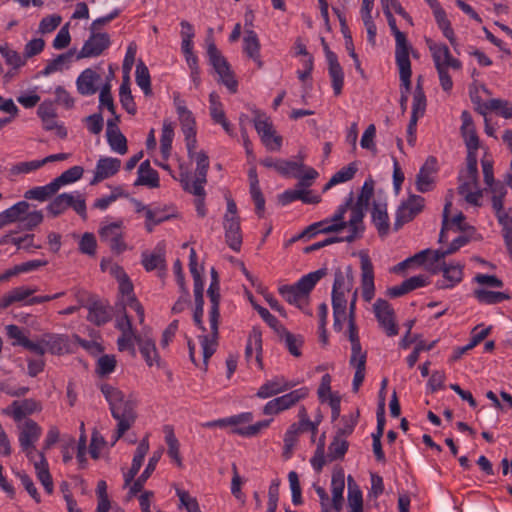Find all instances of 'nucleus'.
<instances>
[{
	"label": "nucleus",
	"mask_w": 512,
	"mask_h": 512,
	"mask_svg": "<svg viewBox=\"0 0 512 512\" xmlns=\"http://www.w3.org/2000/svg\"><path fill=\"white\" fill-rule=\"evenodd\" d=\"M99 388L109 404L112 417L117 421L116 442L134 425L137 419V402L108 383L100 384Z\"/></svg>",
	"instance_id": "1"
},
{
	"label": "nucleus",
	"mask_w": 512,
	"mask_h": 512,
	"mask_svg": "<svg viewBox=\"0 0 512 512\" xmlns=\"http://www.w3.org/2000/svg\"><path fill=\"white\" fill-rule=\"evenodd\" d=\"M211 306L209 309V323L211 335L199 336L203 351L204 369H207L208 360L215 353L217 340L219 337V319H220V284L218 273L215 268L211 269V283L207 291Z\"/></svg>",
	"instance_id": "2"
},
{
	"label": "nucleus",
	"mask_w": 512,
	"mask_h": 512,
	"mask_svg": "<svg viewBox=\"0 0 512 512\" xmlns=\"http://www.w3.org/2000/svg\"><path fill=\"white\" fill-rule=\"evenodd\" d=\"M68 208H72L82 219L87 218L86 202L83 195L76 193H62L56 196L47 206V211L52 217H57Z\"/></svg>",
	"instance_id": "3"
},
{
	"label": "nucleus",
	"mask_w": 512,
	"mask_h": 512,
	"mask_svg": "<svg viewBox=\"0 0 512 512\" xmlns=\"http://www.w3.org/2000/svg\"><path fill=\"white\" fill-rule=\"evenodd\" d=\"M207 54L210 64L219 75V80L229 89L231 93H236L238 82L234 77V73L232 72L228 61L217 49L213 41L208 43Z\"/></svg>",
	"instance_id": "4"
},
{
	"label": "nucleus",
	"mask_w": 512,
	"mask_h": 512,
	"mask_svg": "<svg viewBox=\"0 0 512 512\" xmlns=\"http://www.w3.org/2000/svg\"><path fill=\"white\" fill-rule=\"evenodd\" d=\"M425 207V199L420 195L412 194L397 208L394 230L398 231L405 223L412 221Z\"/></svg>",
	"instance_id": "5"
},
{
	"label": "nucleus",
	"mask_w": 512,
	"mask_h": 512,
	"mask_svg": "<svg viewBox=\"0 0 512 512\" xmlns=\"http://www.w3.org/2000/svg\"><path fill=\"white\" fill-rule=\"evenodd\" d=\"M254 113V126L262 142L265 144L267 149L271 151L280 150L282 144V137L275 135L273 125L269 121V118L264 113L258 110H256Z\"/></svg>",
	"instance_id": "6"
},
{
	"label": "nucleus",
	"mask_w": 512,
	"mask_h": 512,
	"mask_svg": "<svg viewBox=\"0 0 512 512\" xmlns=\"http://www.w3.org/2000/svg\"><path fill=\"white\" fill-rule=\"evenodd\" d=\"M111 44L110 36L106 32L90 31V36L78 52L77 60L100 56Z\"/></svg>",
	"instance_id": "7"
},
{
	"label": "nucleus",
	"mask_w": 512,
	"mask_h": 512,
	"mask_svg": "<svg viewBox=\"0 0 512 512\" xmlns=\"http://www.w3.org/2000/svg\"><path fill=\"white\" fill-rule=\"evenodd\" d=\"M375 316L380 326L385 330L388 336L398 334V327L395 322V313L388 301L377 299L373 305Z\"/></svg>",
	"instance_id": "8"
},
{
	"label": "nucleus",
	"mask_w": 512,
	"mask_h": 512,
	"mask_svg": "<svg viewBox=\"0 0 512 512\" xmlns=\"http://www.w3.org/2000/svg\"><path fill=\"white\" fill-rule=\"evenodd\" d=\"M102 242L109 245L112 252L120 254L127 248L123 241L122 222H114L103 226L99 231Z\"/></svg>",
	"instance_id": "9"
},
{
	"label": "nucleus",
	"mask_w": 512,
	"mask_h": 512,
	"mask_svg": "<svg viewBox=\"0 0 512 512\" xmlns=\"http://www.w3.org/2000/svg\"><path fill=\"white\" fill-rule=\"evenodd\" d=\"M85 307L88 309V321L97 326L104 325L112 318L108 304L94 296L89 297Z\"/></svg>",
	"instance_id": "10"
},
{
	"label": "nucleus",
	"mask_w": 512,
	"mask_h": 512,
	"mask_svg": "<svg viewBox=\"0 0 512 512\" xmlns=\"http://www.w3.org/2000/svg\"><path fill=\"white\" fill-rule=\"evenodd\" d=\"M361 287L362 297L370 302L375 294L373 264L368 255H361Z\"/></svg>",
	"instance_id": "11"
},
{
	"label": "nucleus",
	"mask_w": 512,
	"mask_h": 512,
	"mask_svg": "<svg viewBox=\"0 0 512 512\" xmlns=\"http://www.w3.org/2000/svg\"><path fill=\"white\" fill-rule=\"evenodd\" d=\"M436 158L430 156L426 159L425 163L420 168L417 176H416V189L425 193L431 191L434 185V177L433 174L436 173Z\"/></svg>",
	"instance_id": "12"
},
{
	"label": "nucleus",
	"mask_w": 512,
	"mask_h": 512,
	"mask_svg": "<svg viewBox=\"0 0 512 512\" xmlns=\"http://www.w3.org/2000/svg\"><path fill=\"white\" fill-rule=\"evenodd\" d=\"M121 167V160L112 157H101L94 172V177L91 180V185H96L99 182L110 178L118 173Z\"/></svg>",
	"instance_id": "13"
},
{
	"label": "nucleus",
	"mask_w": 512,
	"mask_h": 512,
	"mask_svg": "<svg viewBox=\"0 0 512 512\" xmlns=\"http://www.w3.org/2000/svg\"><path fill=\"white\" fill-rule=\"evenodd\" d=\"M345 488V473L342 467H335L331 477L332 507L339 512L343 504V491Z\"/></svg>",
	"instance_id": "14"
},
{
	"label": "nucleus",
	"mask_w": 512,
	"mask_h": 512,
	"mask_svg": "<svg viewBox=\"0 0 512 512\" xmlns=\"http://www.w3.org/2000/svg\"><path fill=\"white\" fill-rule=\"evenodd\" d=\"M223 227L227 245L234 251H240L242 245V234L240 228V217H224Z\"/></svg>",
	"instance_id": "15"
},
{
	"label": "nucleus",
	"mask_w": 512,
	"mask_h": 512,
	"mask_svg": "<svg viewBox=\"0 0 512 512\" xmlns=\"http://www.w3.org/2000/svg\"><path fill=\"white\" fill-rule=\"evenodd\" d=\"M382 7H383L384 15L387 18L388 25H389L392 33L395 36V41H396L395 56L409 54V50L411 47L407 41L406 35L398 29V27L396 25V19L394 18L393 14L389 8V5L384 4V5H382Z\"/></svg>",
	"instance_id": "16"
},
{
	"label": "nucleus",
	"mask_w": 512,
	"mask_h": 512,
	"mask_svg": "<svg viewBox=\"0 0 512 512\" xmlns=\"http://www.w3.org/2000/svg\"><path fill=\"white\" fill-rule=\"evenodd\" d=\"M261 164L267 168L275 169L284 176L292 174L294 177H298L297 173L301 172L305 167L302 162L274 159L272 157L263 159Z\"/></svg>",
	"instance_id": "17"
},
{
	"label": "nucleus",
	"mask_w": 512,
	"mask_h": 512,
	"mask_svg": "<svg viewBox=\"0 0 512 512\" xmlns=\"http://www.w3.org/2000/svg\"><path fill=\"white\" fill-rule=\"evenodd\" d=\"M196 159V179L194 181V195L204 194V184L207 182V172L209 169V157L204 151L198 152Z\"/></svg>",
	"instance_id": "18"
},
{
	"label": "nucleus",
	"mask_w": 512,
	"mask_h": 512,
	"mask_svg": "<svg viewBox=\"0 0 512 512\" xmlns=\"http://www.w3.org/2000/svg\"><path fill=\"white\" fill-rule=\"evenodd\" d=\"M101 76L94 70L87 68L78 76L76 85L78 92L83 96H90L97 92V84Z\"/></svg>",
	"instance_id": "19"
},
{
	"label": "nucleus",
	"mask_w": 512,
	"mask_h": 512,
	"mask_svg": "<svg viewBox=\"0 0 512 512\" xmlns=\"http://www.w3.org/2000/svg\"><path fill=\"white\" fill-rule=\"evenodd\" d=\"M294 386V383L286 381L283 377H274L273 379L266 381L263 385L260 386L256 396L258 398L266 399L287 391Z\"/></svg>",
	"instance_id": "20"
},
{
	"label": "nucleus",
	"mask_w": 512,
	"mask_h": 512,
	"mask_svg": "<svg viewBox=\"0 0 512 512\" xmlns=\"http://www.w3.org/2000/svg\"><path fill=\"white\" fill-rule=\"evenodd\" d=\"M149 450V442H148V436H145L139 443V445L136 448L131 468L127 473L124 474V481L125 486L130 485V483L133 481L135 476L138 474L143 460Z\"/></svg>",
	"instance_id": "21"
},
{
	"label": "nucleus",
	"mask_w": 512,
	"mask_h": 512,
	"mask_svg": "<svg viewBox=\"0 0 512 512\" xmlns=\"http://www.w3.org/2000/svg\"><path fill=\"white\" fill-rule=\"evenodd\" d=\"M136 343L148 366L151 367L154 364H160V356L158 354L155 341L150 336L145 334L141 337H136Z\"/></svg>",
	"instance_id": "22"
},
{
	"label": "nucleus",
	"mask_w": 512,
	"mask_h": 512,
	"mask_svg": "<svg viewBox=\"0 0 512 512\" xmlns=\"http://www.w3.org/2000/svg\"><path fill=\"white\" fill-rule=\"evenodd\" d=\"M372 222L375 225L380 237H385L389 233L390 223L387 212V204L374 203L371 211Z\"/></svg>",
	"instance_id": "23"
},
{
	"label": "nucleus",
	"mask_w": 512,
	"mask_h": 512,
	"mask_svg": "<svg viewBox=\"0 0 512 512\" xmlns=\"http://www.w3.org/2000/svg\"><path fill=\"white\" fill-rule=\"evenodd\" d=\"M435 17L436 23L439 29L442 30L443 35L448 39L454 50L457 51V40L455 37L454 30L451 26L450 20L447 18L445 10L441 7L440 3L435 7L431 8Z\"/></svg>",
	"instance_id": "24"
},
{
	"label": "nucleus",
	"mask_w": 512,
	"mask_h": 512,
	"mask_svg": "<svg viewBox=\"0 0 512 512\" xmlns=\"http://www.w3.org/2000/svg\"><path fill=\"white\" fill-rule=\"evenodd\" d=\"M41 427L32 419L25 421L19 434V444L22 449H26L38 441L41 436Z\"/></svg>",
	"instance_id": "25"
},
{
	"label": "nucleus",
	"mask_w": 512,
	"mask_h": 512,
	"mask_svg": "<svg viewBox=\"0 0 512 512\" xmlns=\"http://www.w3.org/2000/svg\"><path fill=\"white\" fill-rule=\"evenodd\" d=\"M254 351L256 352L255 360L258 366L262 369V334L257 328L252 329L247 340L245 358L248 362L251 360Z\"/></svg>",
	"instance_id": "26"
},
{
	"label": "nucleus",
	"mask_w": 512,
	"mask_h": 512,
	"mask_svg": "<svg viewBox=\"0 0 512 512\" xmlns=\"http://www.w3.org/2000/svg\"><path fill=\"white\" fill-rule=\"evenodd\" d=\"M353 204V193L351 192L349 194V197L346 199V201L340 205L337 209V211L334 213V215L331 218H327L330 220V225L327 226L324 231L325 232H339L345 228H347L348 223L344 220L345 214L347 210L352 206Z\"/></svg>",
	"instance_id": "27"
},
{
	"label": "nucleus",
	"mask_w": 512,
	"mask_h": 512,
	"mask_svg": "<svg viewBox=\"0 0 512 512\" xmlns=\"http://www.w3.org/2000/svg\"><path fill=\"white\" fill-rule=\"evenodd\" d=\"M477 111L483 116H486L487 111H495L505 119L512 118L511 103L507 100L500 98H494L486 101L477 109Z\"/></svg>",
	"instance_id": "28"
},
{
	"label": "nucleus",
	"mask_w": 512,
	"mask_h": 512,
	"mask_svg": "<svg viewBox=\"0 0 512 512\" xmlns=\"http://www.w3.org/2000/svg\"><path fill=\"white\" fill-rule=\"evenodd\" d=\"M134 185H144L150 188H158L160 186L158 172L151 168L149 160H145L140 164L138 168V178Z\"/></svg>",
	"instance_id": "29"
},
{
	"label": "nucleus",
	"mask_w": 512,
	"mask_h": 512,
	"mask_svg": "<svg viewBox=\"0 0 512 512\" xmlns=\"http://www.w3.org/2000/svg\"><path fill=\"white\" fill-rule=\"evenodd\" d=\"M328 274L327 268H320L316 271L310 272L307 275H304L302 278L298 280L296 284H294L295 288L300 291V294H303L307 299L309 293L313 290L318 281H320L323 277Z\"/></svg>",
	"instance_id": "30"
},
{
	"label": "nucleus",
	"mask_w": 512,
	"mask_h": 512,
	"mask_svg": "<svg viewBox=\"0 0 512 512\" xmlns=\"http://www.w3.org/2000/svg\"><path fill=\"white\" fill-rule=\"evenodd\" d=\"M243 50L249 58L253 59L257 63L258 68H262L263 62L260 59V42L255 31H245L243 38Z\"/></svg>",
	"instance_id": "31"
},
{
	"label": "nucleus",
	"mask_w": 512,
	"mask_h": 512,
	"mask_svg": "<svg viewBox=\"0 0 512 512\" xmlns=\"http://www.w3.org/2000/svg\"><path fill=\"white\" fill-rule=\"evenodd\" d=\"M396 64L399 68V76L401 81V93H405L408 96L411 90V62L409 54L395 56Z\"/></svg>",
	"instance_id": "32"
},
{
	"label": "nucleus",
	"mask_w": 512,
	"mask_h": 512,
	"mask_svg": "<svg viewBox=\"0 0 512 512\" xmlns=\"http://www.w3.org/2000/svg\"><path fill=\"white\" fill-rule=\"evenodd\" d=\"M30 204L26 201H20L0 213V229L4 226L21 221L22 216L29 210Z\"/></svg>",
	"instance_id": "33"
},
{
	"label": "nucleus",
	"mask_w": 512,
	"mask_h": 512,
	"mask_svg": "<svg viewBox=\"0 0 512 512\" xmlns=\"http://www.w3.org/2000/svg\"><path fill=\"white\" fill-rule=\"evenodd\" d=\"M174 103L176 106V111L179 116L183 133L196 131V122L194 116L192 112L188 110V108L186 107L185 101L180 99V97L177 95L174 97Z\"/></svg>",
	"instance_id": "34"
},
{
	"label": "nucleus",
	"mask_w": 512,
	"mask_h": 512,
	"mask_svg": "<svg viewBox=\"0 0 512 512\" xmlns=\"http://www.w3.org/2000/svg\"><path fill=\"white\" fill-rule=\"evenodd\" d=\"M354 284L353 269L349 265L343 271L341 268H337L334 273V283L332 290L334 291H347L350 292Z\"/></svg>",
	"instance_id": "35"
},
{
	"label": "nucleus",
	"mask_w": 512,
	"mask_h": 512,
	"mask_svg": "<svg viewBox=\"0 0 512 512\" xmlns=\"http://www.w3.org/2000/svg\"><path fill=\"white\" fill-rule=\"evenodd\" d=\"M10 409L12 410L11 414L16 421H20L25 418L27 415L34 413L41 409L39 403L34 399H24L22 401H14Z\"/></svg>",
	"instance_id": "36"
},
{
	"label": "nucleus",
	"mask_w": 512,
	"mask_h": 512,
	"mask_svg": "<svg viewBox=\"0 0 512 512\" xmlns=\"http://www.w3.org/2000/svg\"><path fill=\"white\" fill-rule=\"evenodd\" d=\"M142 264L147 271H153L155 269H165V251L161 245H158L154 252L149 254L147 252L142 253Z\"/></svg>",
	"instance_id": "37"
},
{
	"label": "nucleus",
	"mask_w": 512,
	"mask_h": 512,
	"mask_svg": "<svg viewBox=\"0 0 512 512\" xmlns=\"http://www.w3.org/2000/svg\"><path fill=\"white\" fill-rule=\"evenodd\" d=\"M39 461L34 462V467L39 481L42 483L45 491L48 494L53 492V481L48 469V463L45 458L44 452H39Z\"/></svg>",
	"instance_id": "38"
},
{
	"label": "nucleus",
	"mask_w": 512,
	"mask_h": 512,
	"mask_svg": "<svg viewBox=\"0 0 512 512\" xmlns=\"http://www.w3.org/2000/svg\"><path fill=\"white\" fill-rule=\"evenodd\" d=\"M35 292V288H29L25 286L16 287L1 298L0 308L5 309L15 302H21L23 300H26Z\"/></svg>",
	"instance_id": "39"
},
{
	"label": "nucleus",
	"mask_w": 512,
	"mask_h": 512,
	"mask_svg": "<svg viewBox=\"0 0 512 512\" xmlns=\"http://www.w3.org/2000/svg\"><path fill=\"white\" fill-rule=\"evenodd\" d=\"M162 455L161 451L154 452L153 455L150 457L149 462L143 471V473L138 477L137 480H135L130 487V494L136 495L138 492H140L144 486V483L146 480L150 477V475L153 473V471L156 468V465L158 461L160 460Z\"/></svg>",
	"instance_id": "40"
},
{
	"label": "nucleus",
	"mask_w": 512,
	"mask_h": 512,
	"mask_svg": "<svg viewBox=\"0 0 512 512\" xmlns=\"http://www.w3.org/2000/svg\"><path fill=\"white\" fill-rule=\"evenodd\" d=\"M426 44L431 52L435 68L445 67L446 61L451 56L448 46L444 43H436L432 39H426Z\"/></svg>",
	"instance_id": "41"
},
{
	"label": "nucleus",
	"mask_w": 512,
	"mask_h": 512,
	"mask_svg": "<svg viewBox=\"0 0 512 512\" xmlns=\"http://www.w3.org/2000/svg\"><path fill=\"white\" fill-rule=\"evenodd\" d=\"M348 484V505L351 508L350 512H363V497L362 492L357 485L354 478L349 475L347 477Z\"/></svg>",
	"instance_id": "42"
},
{
	"label": "nucleus",
	"mask_w": 512,
	"mask_h": 512,
	"mask_svg": "<svg viewBox=\"0 0 512 512\" xmlns=\"http://www.w3.org/2000/svg\"><path fill=\"white\" fill-rule=\"evenodd\" d=\"M330 58L331 61H328V72L331 78L334 94L339 96L344 85V73L338 59H334L331 55Z\"/></svg>",
	"instance_id": "43"
},
{
	"label": "nucleus",
	"mask_w": 512,
	"mask_h": 512,
	"mask_svg": "<svg viewBox=\"0 0 512 512\" xmlns=\"http://www.w3.org/2000/svg\"><path fill=\"white\" fill-rule=\"evenodd\" d=\"M432 272L434 274L442 272L444 279L450 282L453 286L457 283H460L463 279V266L459 264L447 265L445 262H443L434 267Z\"/></svg>",
	"instance_id": "44"
},
{
	"label": "nucleus",
	"mask_w": 512,
	"mask_h": 512,
	"mask_svg": "<svg viewBox=\"0 0 512 512\" xmlns=\"http://www.w3.org/2000/svg\"><path fill=\"white\" fill-rule=\"evenodd\" d=\"M349 448V442L335 434L331 443L328 446L327 459L332 462L338 459H343Z\"/></svg>",
	"instance_id": "45"
},
{
	"label": "nucleus",
	"mask_w": 512,
	"mask_h": 512,
	"mask_svg": "<svg viewBox=\"0 0 512 512\" xmlns=\"http://www.w3.org/2000/svg\"><path fill=\"white\" fill-rule=\"evenodd\" d=\"M278 337L281 341L284 342L285 346L287 347L288 351L291 355L294 357H300L301 351L300 347H302L304 343V339L300 335H295L288 331L286 328L283 329V332H280L278 334Z\"/></svg>",
	"instance_id": "46"
},
{
	"label": "nucleus",
	"mask_w": 512,
	"mask_h": 512,
	"mask_svg": "<svg viewBox=\"0 0 512 512\" xmlns=\"http://www.w3.org/2000/svg\"><path fill=\"white\" fill-rule=\"evenodd\" d=\"M357 170L358 167L355 162H352L348 166L341 168L325 184L323 190L326 191L334 185L351 180L356 174Z\"/></svg>",
	"instance_id": "47"
},
{
	"label": "nucleus",
	"mask_w": 512,
	"mask_h": 512,
	"mask_svg": "<svg viewBox=\"0 0 512 512\" xmlns=\"http://www.w3.org/2000/svg\"><path fill=\"white\" fill-rule=\"evenodd\" d=\"M43 343L45 344L46 351L51 354L60 355L68 348V340L63 335H45L43 337Z\"/></svg>",
	"instance_id": "48"
},
{
	"label": "nucleus",
	"mask_w": 512,
	"mask_h": 512,
	"mask_svg": "<svg viewBox=\"0 0 512 512\" xmlns=\"http://www.w3.org/2000/svg\"><path fill=\"white\" fill-rule=\"evenodd\" d=\"M58 192L53 181L45 186H37L27 190L24 193L25 199H33L38 201H46Z\"/></svg>",
	"instance_id": "49"
},
{
	"label": "nucleus",
	"mask_w": 512,
	"mask_h": 512,
	"mask_svg": "<svg viewBox=\"0 0 512 512\" xmlns=\"http://www.w3.org/2000/svg\"><path fill=\"white\" fill-rule=\"evenodd\" d=\"M426 95L421 85V77L418 78L417 85L415 87V91L413 94V103H412V116L422 117L426 111Z\"/></svg>",
	"instance_id": "50"
},
{
	"label": "nucleus",
	"mask_w": 512,
	"mask_h": 512,
	"mask_svg": "<svg viewBox=\"0 0 512 512\" xmlns=\"http://www.w3.org/2000/svg\"><path fill=\"white\" fill-rule=\"evenodd\" d=\"M84 169L82 166H73L68 170L64 171L60 176L53 180V183L57 190L62 186L74 183L82 178Z\"/></svg>",
	"instance_id": "51"
},
{
	"label": "nucleus",
	"mask_w": 512,
	"mask_h": 512,
	"mask_svg": "<svg viewBox=\"0 0 512 512\" xmlns=\"http://www.w3.org/2000/svg\"><path fill=\"white\" fill-rule=\"evenodd\" d=\"M308 394L309 389L307 387H301L280 397H277V399L279 400L280 405L284 411L296 405L300 400L305 399Z\"/></svg>",
	"instance_id": "52"
},
{
	"label": "nucleus",
	"mask_w": 512,
	"mask_h": 512,
	"mask_svg": "<svg viewBox=\"0 0 512 512\" xmlns=\"http://www.w3.org/2000/svg\"><path fill=\"white\" fill-rule=\"evenodd\" d=\"M135 78L137 85L143 90L146 96L152 94L150 73L142 60L136 65Z\"/></svg>",
	"instance_id": "53"
},
{
	"label": "nucleus",
	"mask_w": 512,
	"mask_h": 512,
	"mask_svg": "<svg viewBox=\"0 0 512 512\" xmlns=\"http://www.w3.org/2000/svg\"><path fill=\"white\" fill-rule=\"evenodd\" d=\"M475 298L483 304H497L504 300H509L510 295L504 292H496L485 289H476L474 291Z\"/></svg>",
	"instance_id": "54"
},
{
	"label": "nucleus",
	"mask_w": 512,
	"mask_h": 512,
	"mask_svg": "<svg viewBox=\"0 0 512 512\" xmlns=\"http://www.w3.org/2000/svg\"><path fill=\"white\" fill-rule=\"evenodd\" d=\"M173 137H174L173 124L169 121H164L161 139H160V149H161L162 156L165 160H167L170 156V152L172 149Z\"/></svg>",
	"instance_id": "55"
},
{
	"label": "nucleus",
	"mask_w": 512,
	"mask_h": 512,
	"mask_svg": "<svg viewBox=\"0 0 512 512\" xmlns=\"http://www.w3.org/2000/svg\"><path fill=\"white\" fill-rule=\"evenodd\" d=\"M278 291L289 304L296 305L299 309H302L301 303L303 301L307 302L304 295L300 294V291L294 285H283L279 287Z\"/></svg>",
	"instance_id": "56"
},
{
	"label": "nucleus",
	"mask_w": 512,
	"mask_h": 512,
	"mask_svg": "<svg viewBox=\"0 0 512 512\" xmlns=\"http://www.w3.org/2000/svg\"><path fill=\"white\" fill-rule=\"evenodd\" d=\"M165 432V441L168 445V455L174 459L177 464L181 465V457H180V451H179V442L174 434V430L171 426L167 425L164 427Z\"/></svg>",
	"instance_id": "57"
},
{
	"label": "nucleus",
	"mask_w": 512,
	"mask_h": 512,
	"mask_svg": "<svg viewBox=\"0 0 512 512\" xmlns=\"http://www.w3.org/2000/svg\"><path fill=\"white\" fill-rule=\"evenodd\" d=\"M332 308L337 323L342 317H346L347 300L345 292L332 290Z\"/></svg>",
	"instance_id": "58"
},
{
	"label": "nucleus",
	"mask_w": 512,
	"mask_h": 512,
	"mask_svg": "<svg viewBox=\"0 0 512 512\" xmlns=\"http://www.w3.org/2000/svg\"><path fill=\"white\" fill-rule=\"evenodd\" d=\"M107 141L111 149L121 155H124L128 151L126 137L121 133L120 130L115 132L106 133Z\"/></svg>",
	"instance_id": "59"
},
{
	"label": "nucleus",
	"mask_w": 512,
	"mask_h": 512,
	"mask_svg": "<svg viewBox=\"0 0 512 512\" xmlns=\"http://www.w3.org/2000/svg\"><path fill=\"white\" fill-rule=\"evenodd\" d=\"M176 495L180 501V509L184 508L187 512H201L197 499L192 497L188 491L177 488Z\"/></svg>",
	"instance_id": "60"
},
{
	"label": "nucleus",
	"mask_w": 512,
	"mask_h": 512,
	"mask_svg": "<svg viewBox=\"0 0 512 512\" xmlns=\"http://www.w3.org/2000/svg\"><path fill=\"white\" fill-rule=\"evenodd\" d=\"M271 421V419L262 420L247 427H236L231 430V433L243 437L256 436L262 429L267 428L270 425Z\"/></svg>",
	"instance_id": "61"
},
{
	"label": "nucleus",
	"mask_w": 512,
	"mask_h": 512,
	"mask_svg": "<svg viewBox=\"0 0 512 512\" xmlns=\"http://www.w3.org/2000/svg\"><path fill=\"white\" fill-rule=\"evenodd\" d=\"M142 335L136 334L133 332H125L122 333L121 336L117 340L118 349L120 351L129 350L130 353L134 356L136 354V350L134 347V342H136V337H141Z\"/></svg>",
	"instance_id": "62"
},
{
	"label": "nucleus",
	"mask_w": 512,
	"mask_h": 512,
	"mask_svg": "<svg viewBox=\"0 0 512 512\" xmlns=\"http://www.w3.org/2000/svg\"><path fill=\"white\" fill-rule=\"evenodd\" d=\"M358 417H359L358 411L355 415L351 414L349 416H343L342 417L343 427L339 428L335 434L346 439V437L350 436L353 433L354 428L358 423Z\"/></svg>",
	"instance_id": "63"
},
{
	"label": "nucleus",
	"mask_w": 512,
	"mask_h": 512,
	"mask_svg": "<svg viewBox=\"0 0 512 512\" xmlns=\"http://www.w3.org/2000/svg\"><path fill=\"white\" fill-rule=\"evenodd\" d=\"M96 247L97 242L94 234L88 232L84 233L79 242L80 252L92 256L96 253Z\"/></svg>",
	"instance_id": "64"
}]
</instances>
